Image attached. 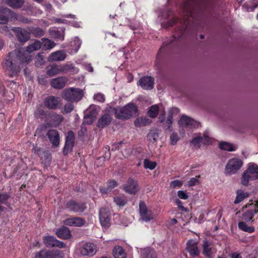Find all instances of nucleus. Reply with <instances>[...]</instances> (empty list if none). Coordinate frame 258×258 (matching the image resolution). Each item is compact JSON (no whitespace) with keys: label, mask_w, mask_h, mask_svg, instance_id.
<instances>
[{"label":"nucleus","mask_w":258,"mask_h":258,"mask_svg":"<svg viewBox=\"0 0 258 258\" xmlns=\"http://www.w3.org/2000/svg\"><path fill=\"white\" fill-rule=\"evenodd\" d=\"M32 59V56L25 52L24 49H17L6 55L2 64L6 70L17 74Z\"/></svg>","instance_id":"nucleus-1"},{"label":"nucleus","mask_w":258,"mask_h":258,"mask_svg":"<svg viewBox=\"0 0 258 258\" xmlns=\"http://www.w3.org/2000/svg\"><path fill=\"white\" fill-rule=\"evenodd\" d=\"M115 117L118 119H128L136 115L137 107L134 104L130 103L123 107H118L114 108Z\"/></svg>","instance_id":"nucleus-2"},{"label":"nucleus","mask_w":258,"mask_h":258,"mask_svg":"<svg viewBox=\"0 0 258 258\" xmlns=\"http://www.w3.org/2000/svg\"><path fill=\"white\" fill-rule=\"evenodd\" d=\"M258 178V166L254 163H250L248 164L247 169L243 173L241 183L244 185H247L250 180H255Z\"/></svg>","instance_id":"nucleus-3"},{"label":"nucleus","mask_w":258,"mask_h":258,"mask_svg":"<svg viewBox=\"0 0 258 258\" xmlns=\"http://www.w3.org/2000/svg\"><path fill=\"white\" fill-rule=\"evenodd\" d=\"M84 92L79 88H69L64 90L62 93V98L71 102H78L82 99Z\"/></svg>","instance_id":"nucleus-4"},{"label":"nucleus","mask_w":258,"mask_h":258,"mask_svg":"<svg viewBox=\"0 0 258 258\" xmlns=\"http://www.w3.org/2000/svg\"><path fill=\"white\" fill-rule=\"evenodd\" d=\"M242 161L239 158H234L229 160L225 168V173L231 175L236 173L242 167Z\"/></svg>","instance_id":"nucleus-5"},{"label":"nucleus","mask_w":258,"mask_h":258,"mask_svg":"<svg viewBox=\"0 0 258 258\" xmlns=\"http://www.w3.org/2000/svg\"><path fill=\"white\" fill-rule=\"evenodd\" d=\"M250 207V209L245 212L242 216V219L246 222H249L252 219L253 215L258 212V201H254V202L246 205V208Z\"/></svg>","instance_id":"nucleus-6"},{"label":"nucleus","mask_w":258,"mask_h":258,"mask_svg":"<svg viewBox=\"0 0 258 258\" xmlns=\"http://www.w3.org/2000/svg\"><path fill=\"white\" fill-rule=\"evenodd\" d=\"M178 124L183 127L190 129L197 128L200 125L199 122L185 115L181 116Z\"/></svg>","instance_id":"nucleus-7"},{"label":"nucleus","mask_w":258,"mask_h":258,"mask_svg":"<svg viewBox=\"0 0 258 258\" xmlns=\"http://www.w3.org/2000/svg\"><path fill=\"white\" fill-rule=\"evenodd\" d=\"M198 243V242L194 239L188 240L186 243L185 250L193 257L198 256L200 253Z\"/></svg>","instance_id":"nucleus-8"},{"label":"nucleus","mask_w":258,"mask_h":258,"mask_svg":"<svg viewBox=\"0 0 258 258\" xmlns=\"http://www.w3.org/2000/svg\"><path fill=\"white\" fill-rule=\"evenodd\" d=\"M63 255V252L59 250L49 251L42 250L36 253L35 258H62Z\"/></svg>","instance_id":"nucleus-9"},{"label":"nucleus","mask_w":258,"mask_h":258,"mask_svg":"<svg viewBox=\"0 0 258 258\" xmlns=\"http://www.w3.org/2000/svg\"><path fill=\"white\" fill-rule=\"evenodd\" d=\"M139 208L141 218L144 221L148 222L154 219V215L153 213L147 208L144 202L141 201L140 202Z\"/></svg>","instance_id":"nucleus-10"},{"label":"nucleus","mask_w":258,"mask_h":258,"mask_svg":"<svg viewBox=\"0 0 258 258\" xmlns=\"http://www.w3.org/2000/svg\"><path fill=\"white\" fill-rule=\"evenodd\" d=\"M179 109L176 107H172L168 111V114L166 120L163 123V127L165 130L171 131V127L173 123V116L179 113Z\"/></svg>","instance_id":"nucleus-11"},{"label":"nucleus","mask_w":258,"mask_h":258,"mask_svg":"<svg viewBox=\"0 0 258 258\" xmlns=\"http://www.w3.org/2000/svg\"><path fill=\"white\" fill-rule=\"evenodd\" d=\"M98 111L94 106H90L86 111L84 123L88 124L92 123L96 119Z\"/></svg>","instance_id":"nucleus-12"},{"label":"nucleus","mask_w":258,"mask_h":258,"mask_svg":"<svg viewBox=\"0 0 258 258\" xmlns=\"http://www.w3.org/2000/svg\"><path fill=\"white\" fill-rule=\"evenodd\" d=\"M97 250L96 246L92 243H86L79 249L80 253L83 256H93Z\"/></svg>","instance_id":"nucleus-13"},{"label":"nucleus","mask_w":258,"mask_h":258,"mask_svg":"<svg viewBox=\"0 0 258 258\" xmlns=\"http://www.w3.org/2000/svg\"><path fill=\"white\" fill-rule=\"evenodd\" d=\"M110 211L106 208H102L100 210L99 220L102 226L108 227L110 225Z\"/></svg>","instance_id":"nucleus-14"},{"label":"nucleus","mask_w":258,"mask_h":258,"mask_svg":"<svg viewBox=\"0 0 258 258\" xmlns=\"http://www.w3.org/2000/svg\"><path fill=\"white\" fill-rule=\"evenodd\" d=\"M43 242L45 246L48 247L56 246L59 248H63L66 244L62 241L57 240L54 236H47L44 237Z\"/></svg>","instance_id":"nucleus-15"},{"label":"nucleus","mask_w":258,"mask_h":258,"mask_svg":"<svg viewBox=\"0 0 258 258\" xmlns=\"http://www.w3.org/2000/svg\"><path fill=\"white\" fill-rule=\"evenodd\" d=\"M44 104L49 109H55L61 105V99L59 97L50 96L45 99Z\"/></svg>","instance_id":"nucleus-16"},{"label":"nucleus","mask_w":258,"mask_h":258,"mask_svg":"<svg viewBox=\"0 0 258 258\" xmlns=\"http://www.w3.org/2000/svg\"><path fill=\"white\" fill-rule=\"evenodd\" d=\"M123 190L130 194L135 195L138 191V184L137 181L132 178H129L123 187Z\"/></svg>","instance_id":"nucleus-17"},{"label":"nucleus","mask_w":258,"mask_h":258,"mask_svg":"<svg viewBox=\"0 0 258 258\" xmlns=\"http://www.w3.org/2000/svg\"><path fill=\"white\" fill-rule=\"evenodd\" d=\"M75 135L72 131H69L66 137L65 146L63 148V154H67L71 151L74 146Z\"/></svg>","instance_id":"nucleus-18"},{"label":"nucleus","mask_w":258,"mask_h":258,"mask_svg":"<svg viewBox=\"0 0 258 258\" xmlns=\"http://www.w3.org/2000/svg\"><path fill=\"white\" fill-rule=\"evenodd\" d=\"M17 37L21 42H25L30 38V32L20 27L15 28L14 30Z\"/></svg>","instance_id":"nucleus-19"},{"label":"nucleus","mask_w":258,"mask_h":258,"mask_svg":"<svg viewBox=\"0 0 258 258\" xmlns=\"http://www.w3.org/2000/svg\"><path fill=\"white\" fill-rule=\"evenodd\" d=\"M66 207L69 210L76 212H83L86 208L84 204L77 203L73 201L68 202Z\"/></svg>","instance_id":"nucleus-20"},{"label":"nucleus","mask_w":258,"mask_h":258,"mask_svg":"<svg viewBox=\"0 0 258 258\" xmlns=\"http://www.w3.org/2000/svg\"><path fill=\"white\" fill-rule=\"evenodd\" d=\"M47 136L53 147H56L59 144V134L56 130H50L47 133Z\"/></svg>","instance_id":"nucleus-21"},{"label":"nucleus","mask_w":258,"mask_h":258,"mask_svg":"<svg viewBox=\"0 0 258 258\" xmlns=\"http://www.w3.org/2000/svg\"><path fill=\"white\" fill-rule=\"evenodd\" d=\"M67 56L66 52L63 50H58L52 52L48 57L49 61H60L65 59Z\"/></svg>","instance_id":"nucleus-22"},{"label":"nucleus","mask_w":258,"mask_h":258,"mask_svg":"<svg viewBox=\"0 0 258 258\" xmlns=\"http://www.w3.org/2000/svg\"><path fill=\"white\" fill-rule=\"evenodd\" d=\"M68 80L65 77H57L51 80L50 85L54 88L61 89L65 86Z\"/></svg>","instance_id":"nucleus-23"},{"label":"nucleus","mask_w":258,"mask_h":258,"mask_svg":"<svg viewBox=\"0 0 258 258\" xmlns=\"http://www.w3.org/2000/svg\"><path fill=\"white\" fill-rule=\"evenodd\" d=\"M139 84L144 89H152L154 87V79L151 77H144L140 80Z\"/></svg>","instance_id":"nucleus-24"},{"label":"nucleus","mask_w":258,"mask_h":258,"mask_svg":"<svg viewBox=\"0 0 258 258\" xmlns=\"http://www.w3.org/2000/svg\"><path fill=\"white\" fill-rule=\"evenodd\" d=\"M12 16V12L9 9L0 7V23H6Z\"/></svg>","instance_id":"nucleus-25"},{"label":"nucleus","mask_w":258,"mask_h":258,"mask_svg":"<svg viewBox=\"0 0 258 258\" xmlns=\"http://www.w3.org/2000/svg\"><path fill=\"white\" fill-rule=\"evenodd\" d=\"M85 220L80 217H74L65 220L64 223L71 226H82L85 224Z\"/></svg>","instance_id":"nucleus-26"},{"label":"nucleus","mask_w":258,"mask_h":258,"mask_svg":"<svg viewBox=\"0 0 258 258\" xmlns=\"http://www.w3.org/2000/svg\"><path fill=\"white\" fill-rule=\"evenodd\" d=\"M61 73L66 74L70 72L73 74H75L78 73L79 69L76 68L73 64L65 63L60 65Z\"/></svg>","instance_id":"nucleus-27"},{"label":"nucleus","mask_w":258,"mask_h":258,"mask_svg":"<svg viewBox=\"0 0 258 258\" xmlns=\"http://www.w3.org/2000/svg\"><path fill=\"white\" fill-rule=\"evenodd\" d=\"M60 65H49L46 67V74L49 77H52L61 73Z\"/></svg>","instance_id":"nucleus-28"},{"label":"nucleus","mask_w":258,"mask_h":258,"mask_svg":"<svg viewBox=\"0 0 258 258\" xmlns=\"http://www.w3.org/2000/svg\"><path fill=\"white\" fill-rule=\"evenodd\" d=\"M56 234L59 238L64 239H69L71 236L70 230L66 227L58 229L56 232Z\"/></svg>","instance_id":"nucleus-29"},{"label":"nucleus","mask_w":258,"mask_h":258,"mask_svg":"<svg viewBox=\"0 0 258 258\" xmlns=\"http://www.w3.org/2000/svg\"><path fill=\"white\" fill-rule=\"evenodd\" d=\"M203 253L208 258L211 257L212 243L207 239L203 241L202 244Z\"/></svg>","instance_id":"nucleus-30"},{"label":"nucleus","mask_w":258,"mask_h":258,"mask_svg":"<svg viewBox=\"0 0 258 258\" xmlns=\"http://www.w3.org/2000/svg\"><path fill=\"white\" fill-rule=\"evenodd\" d=\"M118 183L116 181L111 180L107 182V186L106 187H101L99 189L102 194H106L112 191V190L116 187Z\"/></svg>","instance_id":"nucleus-31"},{"label":"nucleus","mask_w":258,"mask_h":258,"mask_svg":"<svg viewBox=\"0 0 258 258\" xmlns=\"http://www.w3.org/2000/svg\"><path fill=\"white\" fill-rule=\"evenodd\" d=\"M111 120V117L110 115L108 114H105L103 115L101 118H100L98 121V126L99 127L103 128L110 123Z\"/></svg>","instance_id":"nucleus-32"},{"label":"nucleus","mask_w":258,"mask_h":258,"mask_svg":"<svg viewBox=\"0 0 258 258\" xmlns=\"http://www.w3.org/2000/svg\"><path fill=\"white\" fill-rule=\"evenodd\" d=\"M219 147L223 150L232 152L234 151L237 148L236 145L226 142H221L219 144Z\"/></svg>","instance_id":"nucleus-33"},{"label":"nucleus","mask_w":258,"mask_h":258,"mask_svg":"<svg viewBox=\"0 0 258 258\" xmlns=\"http://www.w3.org/2000/svg\"><path fill=\"white\" fill-rule=\"evenodd\" d=\"M42 46V43L38 40H35L33 43L29 44L26 48V52L31 53L39 50Z\"/></svg>","instance_id":"nucleus-34"},{"label":"nucleus","mask_w":258,"mask_h":258,"mask_svg":"<svg viewBox=\"0 0 258 258\" xmlns=\"http://www.w3.org/2000/svg\"><path fill=\"white\" fill-rule=\"evenodd\" d=\"M113 254L115 258H125V253L120 246L116 245L113 250Z\"/></svg>","instance_id":"nucleus-35"},{"label":"nucleus","mask_w":258,"mask_h":258,"mask_svg":"<svg viewBox=\"0 0 258 258\" xmlns=\"http://www.w3.org/2000/svg\"><path fill=\"white\" fill-rule=\"evenodd\" d=\"M151 120L147 117H139L135 121V125L137 127L147 125L151 123Z\"/></svg>","instance_id":"nucleus-36"},{"label":"nucleus","mask_w":258,"mask_h":258,"mask_svg":"<svg viewBox=\"0 0 258 258\" xmlns=\"http://www.w3.org/2000/svg\"><path fill=\"white\" fill-rule=\"evenodd\" d=\"M248 196L249 194L248 192L239 190L237 191V196L234 203L235 204H237L243 201L244 199L248 197Z\"/></svg>","instance_id":"nucleus-37"},{"label":"nucleus","mask_w":258,"mask_h":258,"mask_svg":"<svg viewBox=\"0 0 258 258\" xmlns=\"http://www.w3.org/2000/svg\"><path fill=\"white\" fill-rule=\"evenodd\" d=\"M159 107L157 104L151 106L148 111V115L151 118H155L158 114Z\"/></svg>","instance_id":"nucleus-38"},{"label":"nucleus","mask_w":258,"mask_h":258,"mask_svg":"<svg viewBox=\"0 0 258 258\" xmlns=\"http://www.w3.org/2000/svg\"><path fill=\"white\" fill-rule=\"evenodd\" d=\"M41 43L43 45V48L45 50L50 49L55 45V43L53 41L47 38L42 39Z\"/></svg>","instance_id":"nucleus-39"},{"label":"nucleus","mask_w":258,"mask_h":258,"mask_svg":"<svg viewBox=\"0 0 258 258\" xmlns=\"http://www.w3.org/2000/svg\"><path fill=\"white\" fill-rule=\"evenodd\" d=\"M240 229L249 233H252L254 231V229L253 227L248 226L244 222H240L238 224Z\"/></svg>","instance_id":"nucleus-40"},{"label":"nucleus","mask_w":258,"mask_h":258,"mask_svg":"<svg viewBox=\"0 0 258 258\" xmlns=\"http://www.w3.org/2000/svg\"><path fill=\"white\" fill-rule=\"evenodd\" d=\"M143 163L145 168L149 169L150 170L154 169L157 165L156 162L151 161L148 159H145Z\"/></svg>","instance_id":"nucleus-41"},{"label":"nucleus","mask_w":258,"mask_h":258,"mask_svg":"<svg viewBox=\"0 0 258 258\" xmlns=\"http://www.w3.org/2000/svg\"><path fill=\"white\" fill-rule=\"evenodd\" d=\"M8 5L13 8H19L23 4V0H8Z\"/></svg>","instance_id":"nucleus-42"},{"label":"nucleus","mask_w":258,"mask_h":258,"mask_svg":"<svg viewBox=\"0 0 258 258\" xmlns=\"http://www.w3.org/2000/svg\"><path fill=\"white\" fill-rule=\"evenodd\" d=\"M43 53L42 52L39 53L35 57V64L37 67L41 66L44 63Z\"/></svg>","instance_id":"nucleus-43"},{"label":"nucleus","mask_w":258,"mask_h":258,"mask_svg":"<svg viewBox=\"0 0 258 258\" xmlns=\"http://www.w3.org/2000/svg\"><path fill=\"white\" fill-rule=\"evenodd\" d=\"M143 258H156L155 252L153 250L146 249L143 253Z\"/></svg>","instance_id":"nucleus-44"},{"label":"nucleus","mask_w":258,"mask_h":258,"mask_svg":"<svg viewBox=\"0 0 258 258\" xmlns=\"http://www.w3.org/2000/svg\"><path fill=\"white\" fill-rule=\"evenodd\" d=\"M74 108V105L72 103H66L61 110L62 113H69L71 112Z\"/></svg>","instance_id":"nucleus-45"},{"label":"nucleus","mask_w":258,"mask_h":258,"mask_svg":"<svg viewBox=\"0 0 258 258\" xmlns=\"http://www.w3.org/2000/svg\"><path fill=\"white\" fill-rule=\"evenodd\" d=\"M114 202L118 206H124L126 203V200L121 197L118 196L114 198Z\"/></svg>","instance_id":"nucleus-46"},{"label":"nucleus","mask_w":258,"mask_h":258,"mask_svg":"<svg viewBox=\"0 0 258 258\" xmlns=\"http://www.w3.org/2000/svg\"><path fill=\"white\" fill-rule=\"evenodd\" d=\"M30 32L33 34L35 37H40L43 35L44 32L41 28H35L30 30Z\"/></svg>","instance_id":"nucleus-47"},{"label":"nucleus","mask_w":258,"mask_h":258,"mask_svg":"<svg viewBox=\"0 0 258 258\" xmlns=\"http://www.w3.org/2000/svg\"><path fill=\"white\" fill-rule=\"evenodd\" d=\"M93 99L96 101L100 103H103L105 100L104 95L100 93H97L94 94Z\"/></svg>","instance_id":"nucleus-48"},{"label":"nucleus","mask_w":258,"mask_h":258,"mask_svg":"<svg viewBox=\"0 0 258 258\" xmlns=\"http://www.w3.org/2000/svg\"><path fill=\"white\" fill-rule=\"evenodd\" d=\"M203 138L202 137L198 136L194 138L191 141L190 144H192L194 147H200V143L202 142Z\"/></svg>","instance_id":"nucleus-49"},{"label":"nucleus","mask_w":258,"mask_h":258,"mask_svg":"<svg viewBox=\"0 0 258 258\" xmlns=\"http://www.w3.org/2000/svg\"><path fill=\"white\" fill-rule=\"evenodd\" d=\"M203 140L202 142L204 144H210L212 143L211 139L209 137L208 132L204 133L203 137H202Z\"/></svg>","instance_id":"nucleus-50"},{"label":"nucleus","mask_w":258,"mask_h":258,"mask_svg":"<svg viewBox=\"0 0 258 258\" xmlns=\"http://www.w3.org/2000/svg\"><path fill=\"white\" fill-rule=\"evenodd\" d=\"M158 138V134L156 132L149 133L147 135V138L151 142H155Z\"/></svg>","instance_id":"nucleus-51"},{"label":"nucleus","mask_w":258,"mask_h":258,"mask_svg":"<svg viewBox=\"0 0 258 258\" xmlns=\"http://www.w3.org/2000/svg\"><path fill=\"white\" fill-rule=\"evenodd\" d=\"M183 184V182L179 180L172 181L170 183V186L172 188L176 187H180Z\"/></svg>","instance_id":"nucleus-52"},{"label":"nucleus","mask_w":258,"mask_h":258,"mask_svg":"<svg viewBox=\"0 0 258 258\" xmlns=\"http://www.w3.org/2000/svg\"><path fill=\"white\" fill-rule=\"evenodd\" d=\"M179 140L178 136L176 133H173L170 136L171 144L175 145Z\"/></svg>","instance_id":"nucleus-53"},{"label":"nucleus","mask_w":258,"mask_h":258,"mask_svg":"<svg viewBox=\"0 0 258 258\" xmlns=\"http://www.w3.org/2000/svg\"><path fill=\"white\" fill-rule=\"evenodd\" d=\"M178 197L182 200H186L188 199V196L185 191L183 190H179L177 192Z\"/></svg>","instance_id":"nucleus-54"},{"label":"nucleus","mask_w":258,"mask_h":258,"mask_svg":"<svg viewBox=\"0 0 258 258\" xmlns=\"http://www.w3.org/2000/svg\"><path fill=\"white\" fill-rule=\"evenodd\" d=\"M9 195L7 194H0V204H4L9 198Z\"/></svg>","instance_id":"nucleus-55"},{"label":"nucleus","mask_w":258,"mask_h":258,"mask_svg":"<svg viewBox=\"0 0 258 258\" xmlns=\"http://www.w3.org/2000/svg\"><path fill=\"white\" fill-rule=\"evenodd\" d=\"M74 43L76 45V47L75 49V52H77L80 47L82 42L78 37H76L74 40Z\"/></svg>","instance_id":"nucleus-56"},{"label":"nucleus","mask_w":258,"mask_h":258,"mask_svg":"<svg viewBox=\"0 0 258 258\" xmlns=\"http://www.w3.org/2000/svg\"><path fill=\"white\" fill-rule=\"evenodd\" d=\"M175 203L181 211H186V209L182 206V202L179 199H176Z\"/></svg>","instance_id":"nucleus-57"},{"label":"nucleus","mask_w":258,"mask_h":258,"mask_svg":"<svg viewBox=\"0 0 258 258\" xmlns=\"http://www.w3.org/2000/svg\"><path fill=\"white\" fill-rule=\"evenodd\" d=\"M198 181V180L197 178L194 177L191 178L188 181V186L189 187L193 186L195 185H196V183Z\"/></svg>","instance_id":"nucleus-58"},{"label":"nucleus","mask_w":258,"mask_h":258,"mask_svg":"<svg viewBox=\"0 0 258 258\" xmlns=\"http://www.w3.org/2000/svg\"><path fill=\"white\" fill-rule=\"evenodd\" d=\"M84 66L85 67V69L88 71L89 72H92L93 71V68L91 66V64L85 63Z\"/></svg>","instance_id":"nucleus-59"},{"label":"nucleus","mask_w":258,"mask_h":258,"mask_svg":"<svg viewBox=\"0 0 258 258\" xmlns=\"http://www.w3.org/2000/svg\"><path fill=\"white\" fill-rule=\"evenodd\" d=\"M165 121V113H163L162 115H160L158 118V121L160 123H164Z\"/></svg>","instance_id":"nucleus-60"},{"label":"nucleus","mask_w":258,"mask_h":258,"mask_svg":"<svg viewBox=\"0 0 258 258\" xmlns=\"http://www.w3.org/2000/svg\"><path fill=\"white\" fill-rule=\"evenodd\" d=\"M232 258H242L240 254L237 253H233L231 254Z\"/></svg>","instance_id":"nucleus-61"},{"label":"nucleus","mask_w":258,"mask_h":258,"mask_svg":"<svg viewBox=\"0 0 258 258\" xmlns=\"http://www.w3.org/2000/svg\"><path fill=\"white\" fill-rule=\"evenodd\" d=\"M55 21L58 23H64L66 22V20L62 19H57Z\"/></svg>","instance_id":"nucleus-62"},{"label":"nucleus","mask_w":258,"mask_h":258,"mask_svg":"<svg viewBox=\"0 0 258 258\" xmlns=\"http://www.w3.org/2000/svg\"><path fill=\"white\" fill-rule=\"evenodd\" d=\"M64 17L66 18H73V19H75V16L73 15H66L64 16Z\"/></svg>","instance_id":"nucleus-63"},{"label":"nucleus","mask_w":258,"mask_h":258,"mask_svg":"<svg viewBox=\"0 0 258 258\" xmlns=\"http://www.w3.org/2000/svg\"><path fill=\"white\" fill-rule=\"evenodd\" d=\"M171 224H175L177 222V221L176 219L173 218L171 220Z\"/></svg>","instance_id":"nucleus-64"}]
</instances>
